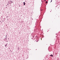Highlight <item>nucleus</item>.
<instances>
[{
  "mask_svg": "<svg viewBox=\"0 0 60 60\" xmlns=\"http://www.w3.org/2000/svg\"><path fill=\"white\" fill-rule=\"evenodd\" d=\"M23 4H24V5H25V4H26V3H25V2H24L23 3Z\"/></svg>",
  "mask_w": 60,
  "mask_h": 60,
  "instance_id": "obj_1",
  "label": "nucleus"
},
{
  "mask_svg": "<svg viewBox=\"0 0 60 60\" xmlns=\"http://www.w3.org/2000/svg\"><path fill=\"white\" fill-rule=\"evenodd\" d=\"M53 55H51L50 56H52V57H53Z\"/></svg>",
  "mask_w": 60,
  "mask_h": 60,
  "instance_id": "obj_2",
  "label": "nucleus"
},
{
  "mask_svg": "<svg viewBox=\"0 0 60 60\" xmlns=\"http://www.w3.org/2000/svg\"><path fill=\"white\" fill-rule=\"evenodd\" d=\"M5 46H6L5 47H6V46H7V44H6V45H5Z\"/></svg>",
  "mask_w": 60,
  "mask_h": 60,
  "instance_id": "obj_3",
  "label": "nucleus"
},
{
  "mask_svg": "<svg viewBox=\"0 0 60 60\" xmlns=\"http://www.w3.org/2000/svg\"><path fill=\"white\" fill-rule=\"evenodd\" d=\"M46 3H48V2H47V1H46Z\"/></svg>",
  "mask_w": 60,
  "mask_h": 60,
  "instance_id": "obj_4",
  "label": "nucleus"
},
{
  "mask_svg": "<svg viewBox=\"0 0 60 60\" xmlns=\"http://www.w3.org/2000/svg\"><path fill=\"white\" fill-rule=\"evenodd\" d=\"M52 0H51V2H52Z\"/></svg>",
  "mask_w": 60,
  "mask_h": 60,
  "instance_id": "obj_5",
  "label": "nucleus"
},
{
  "mask_svg": "<svg viewBox=\"0 0 60 60\" xmlns=\"http://www.w3.org/2000/svg\"><path fill=\"white\" fill-rule=\"evenodd\" d=\"M18 49H19V48L18 47Z\"/></svg>",
  "mask_w": 60,
  "mask_h": 60,
  "instance_id": "obj_6",
  "label": "nucleus"
}]
</instances>
